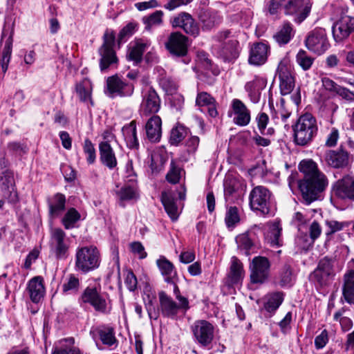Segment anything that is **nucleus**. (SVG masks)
<instances>
[{"label": "nucleus", "mask_w": 354, "mask_h": 354, "mask_svg": "<svg viewBox=\"0 0 354 354\" xmlns=\"http://www.w3.org/2000/svg\"><path fill=\"white\" fill-rule=\"evenodd\" d=\"M299 168L304 174V178L299 182V187L306 204L310 205L325 189L328 185V180L319 170L317 163L312 160H302Z\"/></svg>", "instance_id": "f257e3e1"}, {"label": "nucleus", "mask_w": 354, "mask_h": 354, "mask_svg": "<svg viewBox=\"0 0 354 354\" xmlns=\"http://www.w3.org/2000/svg\"><path fill=\"white\" fill-rule=\"evenodd\" d=\"M293 131L295 142L297 145H308L317 133L316 118L310 113L303 114L293 126Z\"/></svg>", "instance_id": "f03ea898"}, {"label": "nucleus", "mask_w": 354, "mask_h": 354, "mask_svg": "<svg viewBox=\"0 0 354 354\" xmlns=\"http://www.w3.org/2000/svg\"><path fill=\"white\" fill-rule=\"evenodd\" d=\"M100 264V255L94 246L78 247L75 252V268L77 271L88 273L97 268Z\"/></svg>", "instance_id": "7ed1b4c3"}, {"label": "nucleus", "mask_w": 354, "mask_h": 354, "mask_svg": "<svg viewBox=\"0 0 354 354\" xmlns=\"http://www.w3.org/2000/svg\"><path fill=\"white\" fill-rule=\"evenodd\" d=\"M217 54L225 61L238 57L239 54V41L228 30L219 32L216 35Z\"/></svg>", "instance_id": "20e7f679"}, {"label": "nucleus", "mask_w": 354, "mask_h": 354, "mask_svg": "<svg viewBox=\"0 0 354 354\" xmlns=\"http://www.w3.org/2000/svg\"><path fill=\"white\" fill-rule=\"evenodd\" d=\"M115 41V34L113 30L106 29L103 35V43L98 49L100 56V68L102 71L118 62V57L113 49Z\"/></svg>", "instance_id": "39448f33"}, {"label": "nucleus", "mask_w": 354, "mask_h": 354, "mask_svg": "<svg viewBox=\"0 0 354 354\" xmlns=\"http://www.w3.org/2000/svg\"><path fill=\"white\" fill-rule=\"evenodd\" d=\"M270 198L271 193L266 187L257 186L250 193V206L261 215L268 214L270 212Z\"/></svg>", "instance_id": "423d86ee"}, {"label": "nucleus", "mask_w": 354, "mask_h": 354, "mask_svg": "<svg viewBox=\"0 0 354 354\" xmlns=\"http://www.w3.org/2000/svg\"><path fill=\"white\" fill-rule=\"evenodd\" d=\"M49 245L50 252L57 259H65L67 258L70 241L62 229L56 227L50 230Z\"/></svg>", "instance_id": "0eeeda50"}, {"label": "nucleus", "mask_w": 354, "mask_h": 354, "mask_svg": "<svg viewBox=\"0 0 354 354\" xmlns=\"http://www.w3.org/2000/svg\"><path fill=\"white\" fill-rule=\"evenodd\" d=\"M80 299L83 303L91 304L97 312L106 313L109 311L106 294L101 292L100 285L88 286L82 292Z\"/></svg>", "instance_id": "6e6552de"}, {"label": "nucleus", "mask_w": 354, "mask_h": 354, "mask_svg": "<svg viewBox=\"0 0 354 354\" xmlns=\"http://www.w3.org/2000/svg\"><path fill=\"white\" fill-rule=\"evenodd\" d=\"M14 34V22L6 19L1 35V45L4 43L1 53L0 65L5 73L8 68L12 48V37Z\"/></svg>", "instance_id": "1a4fd4ad"}, {"label": "nucleus", "mask_w": 354, "mask_h": 354, "mask_svg": "<svg viewBox=\"0 0 354 354\" xmlns=\"http://www.w3.org/2000/svg\"><path fill=\"white\" fill-rule=\"evenodd\" d=\"M191 329L195 342L202 347L209 348L214 337V326L206 320H197Z\"/></svg>", "instance_id": "9d476101"}, {"label": "nucleus", "mask_w": 354, "mask_h": 354, "mask_svg": "<svg viewBox=\"0 0 354 354\" xmlns=\"http://www.w3.org/2000/svg\"><path fill=\"white\" fill-rule=\"evenodd\" d=\"M134 91L132 84L123 80L118 75H113L106 80V89L105 93L109 97H130Z\"/></svg>", "instance_id": "9b49d317"}, {"label": "nucleus", "mask_w": 354, "mask_h": 354, "mask_svg": "<svg viewBox=\"0 0 354 354\" xmlns=\"http://www.w3.org/2000/svg\"><path fill=\"white\" fill-rule=\"evenodd\" d=\"M333 261L328 257L322 259L310 274V280L319 286H326L334 276Z\"/></svg>", "instance_id": "f8f14e48"}, {"label": "nucleus", "mask_w": 354, "mask_h": 354, "mask_svg": "<svg viewBox=\"0 0 354 354\" xmlns=\"http://www.w3.org/2000/svg\"><path fill=\"white\" fill-rule=\"evenodd\" d=\"M270 263L264 257H255L250 264V281L252 283H263L269 276Z\"/></svg>", "instance_id": "ddd939ff"}, {"label": "nucleus", "mask_w": 354, "mask_h": 354, "mask_svg": "<svg viewBox=\"0 0 354 354\" xmlns=\"http://www.w3.org/2000/svg\"><path fill=\"white\" fill-rule=\"evenodd\" d=\"M142 97L140 109L142 115L148 116L159 111L161 100L153 88H144L142 92Z\"/></svg>", "instance_id": "4468645a"}, {"label": "nucleus", "mask_w": 354, "mask_h": 354, "mask_svg": "<svg viewBox=\"0 0 354 354\" xmlns=\"http://www.w3.org/2000/svg\"><path fill=\"white\" fill-rule=\"evenodd\" d=\"M350 153L341 145L338 149L326 150L322 161L334 169H343L349 164Z\"/></svg>", "instance_id": "2eb2a0df"}, {"label": "nucleus", "mask_w": 354, "mask_h": 354, "mask_svg": "<svg viewBox=\"0 0 354 354\" xmlns=\"http://www.w3.org/2000/svg\"><path fill=\"white\" fill-rule=\"evenodd\" d=\"M158 298L160 310L164 317L176 319L179 312L185 313L189 308V306H181V302L176 304L171 297L163 291L158 293Z\"/></svg>", "instance_id": "dca6fc26"}, {"label": "nucleus", "mask_w": 354, "mask_h": 354, "mask_svg": "<svg viewBox=\"0 0 354 354\" xmlns=\"http://www.w3.org/2000/svg\"><path fill=\"white\" fill-rule=\"evenodd\" d=\"M306 46L308 50L317 54L324 53L328 48L325 30L317 28L310 31L306 39Z\"/></svg>", "instance_id": "f3484780"}, {"label": "nucleus", "mask_w": 354, "mask_h": 354, "mask_svg": "<svg viewBox=\"0 0 354 354\" xmlns=\"http://www.w3.org/2000/svg\"><path fill=\"white\" fill-rule=\"evenodd\" d=\"M0 189L4 198L15 203L18 201V194L15 189L14 174L11 170L0 171Z\"/></svg>", "instance_id": "a211bd4d"}, {"label": "nucleus", "mask_w": 354, "mask_h": 354, "mask_svg": "<svg viewBox=\"0 0 354 354\" xmlns=\"http://www.w3.org/2000/svg\"><path fill=\"white\" fill-rule=\"evenodd\" d=\"M279 78L280 80L279 87L282 95L290 94L295 88V77L288 66V60H281L277 68Z\"/></svg>", "instance_id": "6ab92c4d"}, {"label": "nucleus", "mask_w": 354, "mask_h": 354, "mask_svg": "<svg viewBox=\"0 0 354 354\" xmlns=\"http://www.w3.org/2000/svg\"><path fill=\"white\" fill-rule=\"evenodd\" d=\"M336 196L344 200L354 201V176L345 175L333 185Z\"/></svg>", "instance_id": "aec40b11"}, {"label": "nucleus", "mask_w": 354, "mask_h": 354, "mask_svg": "<svg viewBox=\"0 0 354 354\" xmlns=\"http://www.w3.org/2000/svg\"><path fill=\"white\" fill-rule=\"evenodd\" d=\"M165 46L173 55L184 57L187 53V37L178 32H172Z\"/></svg>", "instance_id": "412c9836"}, {"label": "nucleus", "mask_w": 354, "mask_h": 354, "mask_svg": "<svg viewBox=\"0 0 354 354\" xmlns=\"http://www.w3.org/2000/svg\"><path fill=\"white\" fill-rule=\"evenodd\" d=\"M354 31V17L348 15L342 16L332 27V32L335 40L342 41Z\"/></svg>", "instance_id": "4be33fe9"}, {"label": "nucleus", "mask_w": 354, "mask_h": 354, "mask_svg": "<svg viewBox=\"0 0 354 354\" xmlns=\"http://www.w3.org/2000/svg\"><path fill=\"white\" fill-rule=\"evenodd\" d=\"M127 180L131 183V185H125L116 192V194L121 201L136 199L138 196L136 188V175L132 170L131 162L127 165Z\"/></svg>", "instance_id": "5701e85b"}, {"label": "nucleus", "mask_w": 354, "mask_h": 354, "mask_svg": "<svg viewBox=\"0 0 354 354\" xmlns=\"http://www.w3.org/2000/svg\"><path fill=\"white\" fill-rule=\"evenodd\" d=\"M174 28H183L189 35L196 36L199 33V28L194 19L189 13L183 12L171 20Z\"/></svg>", "instance_id": "b1692460"}, {"label": "nucleus", "mask_w": 354, "mask_h": 354, "mask_svg": "<svg viewBox=\"0 0 354 354\" xmlns=\"http://www.w3.org/2000/svg\"><path fill=\"white\" fill-rule=\"evenodd\" d=\"M270 47L268 44L257 42L254 43L250 48L248 62L254 66H261L267 61Z\"/></svg>", "instance_id": "393cba45"}, {"label": "nucleus", "mask_w": 354, "mask_h": 354, "mask_svg": "<svg viewBox=\"0 0 354 354\" xmlns=\"http://www.w3.org/2000/svg\"><path fill=\"white\" fill-rule=\"evenodd\" d=\"M232 109L234 114L233 122L236 124L244 127L249 124L250 111L241 100L234 99L232 101Z\"/></svg>", "instance_id": "a878e982"}, {"label": "nucleus", "mask_w": 354, "mask_h": 354, "mask_svg": "<svg viewBox=\"0 0 354 354\" xmlns=\"http://www.w3.org/2000/svg\"><path fill=\"white\" fill-rule=\"evenodd\" d=\"M267 80L262 77H255L254 79L246 83L245 89L252 102L258 103L261 97V91L265 88Z\"/></svg>", "instance_id": "bb28decb"}, {"label": "nucleus", "mask_w": 354, "mask_h": 354, "mask_svg": "<svg viewBox=\"0 0 354 354\" xmlns=\"http://www.w3.org/2000/svg\"><path fill=\"white\" fill-rule=\"evenodd\" d=\"M162 120L158 115L151 116L146 123L145 129L148 139L152 142H159L162 134Z\"/></svg>", "instance_id": "cd10ccee"}, {"label": "nucleus", "mask_w": 354, "mask_h": 354, "mask_svg": "<svg viewBox=\"0 0 354 354\" xmlns=\"http://www.w3.org/2000/svg\"><path fill=\"white\" fill-rule=\"evenodd\" d=\"M27 289L31 301L38 303L45 294L43 278L37 276L31 279L28 281Z\"/></svg>", "instance_id": "c85d7f7f"}, {"label": "nucleus", "mask_w": 354, "mask_h": 354, "mask_svg": "<svg viewBox=\"0 0 354 354\" xmlns=\"http://www.w3.org/2000/svg\"><path fill=\"white\" fill-rule=\"evenodd\" d=\"M149 43L142 39H138L131 43L129 47L127 57L129 60L138 64L141 62L144 52L148 48Z\"/></svg>", "instance_id": "c756f323"}, {"label": "nucleus", "mask_w": 354, "mask_h": 354, "mask_svg": "<svg viewBox=\"0 0 354 354\" xmlns=\"http://www.w3.org/2000/svg\"><path fill=\"white\" fill-rule=\"evenodd\" d=\"M66 197L64 194L57 193L48 198L49 214L52 217H57L65 209Z\"/></svg>", "instance_id": "7c9ffc66"}, {"label": "nucleus", "mask_w": 354, "mask_h": 354, "mask_svg": "<svg viewBox=\"0 0 354 354\" xmlns=\"http://www.w3.org/2000/svg\"><path fill=\"white\" fill-rule=\"evenodd\" d=\"M100 160L109 169H113L117 165L115 153L109 143L100 142L99 145Z\"/></svg>", "instance_id": "2f4dec72"}, {"label": "nucleus", "mask_w": 354, "mask_h": 354, "mask_svg": "<svg viewBox=\"0 0 354 354\" xmlns=\"http://www.w3.org/2000/svg\"><path fill=\"white\" fill-rule=\"evenodd\" d=\"M156 263L165 282L174 284L175 279H177V274L174 265L165 257L160 258Z\"/></svg>", "instance_id": "473e14b6"}, {"label": "nucleus", "mask_w": 354, "mask_h": 354, "mask_svg": "<svg viewBox=\"0 0 354 354\" xmlns=\"http://www.w3.org/2000/svg\"><path fill=\"white\" fill-rule=\"evenodd\" d=\"M161 201L165 209L172 221L178 218V209L175 199L169 192H163L161 195Z\"/></svg>", "instance_id": "72a5a7b5"}, {"label": "nucleus", "mask_w": 354, "mask_h": 354, "mask_svg": "<svg viewBox=\"0 0 354 354\" xmlns=\"http://www.w3.org/2000/svg\"><path fill=\"white\" fill-rule=\"evenodd\" d=\"M342 290L346 301L354 304V270H350L344 274Z\"/></svg>", "instance_id": "f704fd0d"}, {"label": "nucleus", "mask_w": 354, "mask_h": 354, "mask_svg": "<svg viewBox=\"0 0 354 354\" xmlns=\"http://www.w3.org/2000/svg\"><path fill=\"white\" fill-rule=\"evenodd\" d=\"M122 133L128 147L136 149L139 146L137 138L136 126L134 121H131L129 124L123 127Z\"/></svg>", "instance_id": "c9c22d12"}, {"label": "nucleus", "mask_w": 354, "mask_h": 354, "mask_svg": "<svg viewBox=\"0 0 354 354\" xmlns=\"http://www.w3.org/2000/svg\"><path fill=\"white\" fill-rule=\"evenodd\" d=\"M158 74V81L160 87L167 93L172 94L177 90V85L172 78L160 67L156 68Z\"/></svg>", "instance_id": "e433bc0d"}, {"label": "nucleus", "mask_w": 354, "mask_h": 354, "mask_svg": "<svg viewBox=\"0 0 354 354\" xmlns=\"http://www.w3.org/2000/svg\"><path fill=\"white\" fill-rule=\"evenodd\" d=\"M244 276V270L242 263L240 260L233 257L231 259L230 272L228 275L231 284L239 283Z\"/></svg>", "instance_id": "4c0bfd02"}, {"label": "nucleus", "mask_w": 354, "mask_h": 354, "mask_svg": "<svg viewBox=\"0 0 354 354\" xmlns=\"http://www.w3.org/2000/svg\"><path fill=\"white\" fill-rule=\"evenodd\" d=\"M75 89L80 101L84 102H89L93 104L91 99L93 85L88 79H84L77 83Z\"/></svg>", "instance_id": "58836bf2"}, {"label": "nucleus", "mask_w": 354, "mask_h": 354, "mask_svg": "<svg viewBox=\"0 0 354 354\" xmlns=\"http://www.w3.org/2000/svg\"><path fill=\"white\" fill-rule=\"evenodd\" d=\"M294 36L292 26L285 22L281 28L273 35L275 41L280 46L287 44Z\"/></svg>", "instance_id": "ea45409f"}, {"label": "nucleus", "mask_w": 354, "mask_h": 354, "mask_svg": "<svg viewBox=\"0 0 354 354\" xmlns=\"http://www.w3.org/2000/svg\"><path fill=\"white\" fill-rule=\"evenodd\" d=\"M236 242L239 250L243 252L246 256H249L256 252L257 246L252 242L248 234L245 233L239 235L236 238Z\"/></svg>", "instance_id": "a19ab883"}, {"label": "nucleus", "mask_w": 354, "mask_h": 354, "mask_svg": "<svg viewBox=\"0 0 354 354\" xmlns=\"http://www.w3.org/2000/svg\"><path fill=\"white\" fill-rule=\"evenodd\" d=\"M266 301L264 304L265 309L269 313H273L278 309L284 299L282 292H274L266 295Z\"/></svg>", "instance_id": "79ce46f5"}, {"label": "nucleus", "mask_w": 354, "mask_h": 354, "mask_svg": "<svg viewBox=\"0 0 354 354\" xmlns=\"http://www.w3.org/2000/svg\"><path fill=\"white\" fill-rule=\"evenodd\" d=\"M281 228L277 223L272 224L268 232L265 235L266 241L270 244L271 246H281L282 241L280 238Z\"/></svg>", "instance_id": "37998d69"}, {"label": "nucleus", "mask_w": 354, "mask_h": 354, "mask_svg": "<svg viewBox=\"0 0 354 354\" xmlns=\"http://www.w3.org/2000/svg\"><path fill=\"white\" fill-rule=\"evenodd\" d=\"M295 275L291 266L285 263L279 272V284L281 286H290L292 284Z\"/></svg>", "instance_id": "c03bdc74"}, {"label": "nucleus", "mask_w": 354, "mask_h": 354, "mask_svg": "<svg viewBox=\"0 0 354 354\" xmlns=\"http://www.w3.org/2000/svg\"><path fill=\"white\" fill-rule=\"evenodd\" d=\"M164 13L162 10H156L152 14L142 18L147 30H151L152 27L160 26L162 24Z\"/></svg>", "instance_id": "a18cd8bd"}, {"label": "nucleus", "mask_w": 354, "mask_h": 354, "mask_svg": "<svg viewBox=\"0 0 354 354\" xmlns=\"http://www.w3.org/2000/svg\"><path fill=\"white\" fill-rule=\"evenodd\" d=\"M80 219V213L73 207L70 208L62 218V224L67 230L73 228L75 224Z\"/></svg>", "instance_id": "49530a36"}, {"label": "nucleus", "mask_w": 354, "mask_h": 354, "mask_svg": "<svg viewBox=\"0 0 354 354\" xmlns=\"http://www.w3.org/2000/svg\"><path fill=\"white\" fill-rule=\"evenodd\" d=\"M80 288V280L73 274H70L66 278L62 285V290L65 293H73L78 291Z\"/></svg>", "instance_id": "de8ad7c7"}, {"label": "nucleus", "mask_w": 354, "mask_h": 354, "mask_svg": "<svg viewBox=\"0 0 354 354\" xmlns=\"http://www.w3.org/2000/svg\"><path fill=\"white\" fill-rule=\"evenodd\" d=\"M222 18L217 12H209L201 19L203 28L209 30L221 22Z\"/></svg>", "instance_id": "09e8293b"}, {"label": "nucleus", "mask_w": 354, "mask_h": 354, "mask_svg": "<svg viewBox=\"0 0 354 354\" xmlns=\"http://www.w3.org/2000/svg\"><path fill=\"white\" fill-rule=\"evenodd\" d=\"M296 61L303 70L307 71L313 65L314 58L308 55L304 50H299L296 56Z\"/></svg>", "instance_id": "8fccbe9b"}, {"label": "nucleus", "mask_w": 354, "mask_h": 354, "mask_svg": "<svg viewBox=\"0 0 354 354\" xmlns=\"http://www.w3.org/2000/svg\"><path fill=\"white\" fill-rule=\"evenodd\" d=\"M187 130L185 127L181 124H178L171 131L170 142L172 145H178L186 136Z\"/></svg>", "instance_id": "3c124183"}, {"label": "nucleus", "mask_w": 354, "mask_h": 354, "mask_svg": "<svg viewBox=\"0 0 354 354\" xmlns=\"http://www.w3.org/2000/svg\"><path fill=\"white\" fill-rule=\"evenodd\" d=\"M240 221L239 209L236 207H230L226 212L225 222L227 227H234Z\"/></svg>", "instance_id": "603ef678"}, {"label": "nucleus", "mask_w": 354, "mask_h": 354, "mask_svg": "<svg viewBox=\"0 0 354 354\" xmlns=\"http://www.w3.org/2000/svg\"><path fill=\"white\" fill-rule=\"evenodd\" d=\"M258 129L261 134L272 135L273 128H268L266 133V129L269 121V117L266 113H259L256 117Z\"/></svg>", "instance_id": "864d4df0"}, {"label": "nucleus", "mask_w": 354, "mask_h": 354, "mask_svg": "<svg viewBox=\"0 0 354 354\" xmlns=\"http://www.w3.org/2000/svg\"><path fill=\"white\" fill-rule=\"evenodd\" d=\"M182 169L178 167L174 160L170 163L169 170L167 174V180L172 184H176L179 182L181 176Z\"/></svg>", "instance_id": "5fc2aeb1"}, {"label": "nucleus", "mask_w": 354, "mask_h": 354, "mask_svg": "<svg viewBox=\"0 0 354 354\" xmlns=\"http://www.w3.org/2000/svg\"><path fill=\"white\" fill-rule=\"evenodd\" d=\"M325 224L328 227V230L326 232V235L327 236H329L337 232L341 231L344 227L348 226V223L347 222H339L335 220H326L325 221Z\"/></svg>", "instance_id": "6e6d98bb"}, {"label": "nucleus", "mask_w": 354, "mask_h": 354, "mask_svg": "<svg viewBox=\"0 0 354 354\" xmlns=\"http://www.w3.org/2000/svg\"><path fill=\"white\" fill-rule=\"evenodd\" d=\"M98 333L102 342L106 346H111L117 342L113 328L100 330Z\"/></svg>", "instance_id": "4d7b16f0"}, {"label": "nucleus", "mask_w": 354, "mask_h": 354, "mask_svg": "<svg viewBox=\"0 0 354 354\" xmlns=\"http://www.w3.org/2000/svg\"><path fill=\"white\" fill-rule=\"evenodd\" d=\"M84 152L86 156V160L89 164H93L96 158L95 149L91 141L86 139L83 146Z\"/></svg>", "instance_id": "13d9d810"}, {"label": "nucleus", "mask_w": 354, "mask_h": 354, "mask_svg": "<svg viewBox=\"0 0 354 354\" xmlns=\"http://www.w3.org/2000/svg\"><path fill=\"white\" fill-rule=\"evenodd\" d=\"M282 1L280 0H266V10L267 15H277L281 8H283Z\"/></svg>", "instance_id": "bf43d9fd"}, {"label": "nucleus", "mask_w": 354, "mask_h": 354, "mask_svg": "<svg viewBox=\"0 0 354 354\" xmlns=\"http://www.w3.org/2000/svg\"><path fill=\"white\" fill-rule=\"evenodd\" d=\"M215 103V100L206 92L198 93L196 99V104L198 106H212Z\"/></svg>", "instance_id": "052dcab7"}, {"label": "nucleus", "mask_w": 354, "mask_h": 354, "mask_svg": "<svg viewBox=\"0 0 354 354\" xmlns=\"http://www.w3.org/2000/svg\"><path fill=\"white\" fill-rule=\"evenodd\" d=\"M339 138V131L336 128H332L327 136L325 141V145L328 147H334L337 145Z\"/></svg>", "instance_id": "680f3d73"}, {"label": "nucleus", "mask_w": 354, "mask_h": 354, "mask_svg": "<svg viewBox=\"0 0 354 354\" xmlns=\"http://www.w3.org/2000/svg\"><path fill=\"white\" fill-rule=\"evenodd\" d=\"M131 252L138 255L140 259H145L147 257V254L145 250V248L140 242L136 241L130 244Z\"/></svg>", "instance_id": "e2e57ef3"}, {"label": "nucleus", "mask_w": 354, "mask_h": 354, "mask_svg": "<svg viewBox=\"0 0 354 354\" xmlns=\"http://www.w3.org/2000/svg\"><path fill=\"white\" fill-rule=\"evenodd\" d=\"M328 342V335L326 330H324L315 339V346L317 349L323 348Z\"/></svg>", "instance_id": "0e129e2a"}, {"label": "nucleus", "mask_w": 354, "mask_h": 354, "mask_svg": "<svg viewBox=\"0 0 354 354\" xmlns=\"http://www.w3.org/2000/svg\"><path fill=\"white\" fill-rule=\"evenodd\" d=\"M124 283L130 291H134L136 289L138 284L137 278L132 271L127 272Z\"/></svg>", "instance_id": "69168bd1"}, {"label": "nucleus", "mask_w": 354, "mask_h": 354, "mask_svg": "<svg viewBox=\"0 0 354 354\" xmlns=\"http://www.w3.org/2000/svg\"><path fill=\"white\" fill-rule=\"evenodd\" d=\"M323 87L328 91L335 93L339 85L335 83L333 80L327 77H322Z\"/></svg>", "instance_id": "338daca9"}, {"label": "nucleus", "mask_w": 354, "mask_h": 354, "mask_svg": "<svg viewBox=\"0 0 354 354\" xmlns=\"http://www.w3.org/2000/svg\"><path fill=\"white\" fill-rule=\"evenodd\" d=\"M335 94L341 96L342 98L346 100L354 101V93L341 86H338Z\"/></svg>", "instance_id": "774afa93"}]
</instances>
